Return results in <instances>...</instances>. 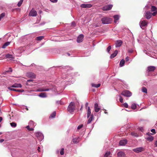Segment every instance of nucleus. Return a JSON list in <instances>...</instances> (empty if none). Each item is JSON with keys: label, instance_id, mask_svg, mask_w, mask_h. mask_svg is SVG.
<instances>
[{"label": "nucleus", "instance_id": "nucleus-52", "mask_svg": "<svg viewBox=\"0 0 157 157\" xmlns=\"http://www.w3.org/2000/svg\"><path fill=\"white\" fill-rule=\"evenodd\" d=\"M125 60L126 61H128L129 60V57L128 56H127L125 58Z\"/></svg>", "mask_w": 157, "mask_h": 157}, {"label": "nucleus", "instance_id": "nucleus-9", "mask_svg": "<svg viewBox=\"0 0 157 157\" xmlns=\"http://www.w3.org/2000/svg\"><path fill=\"white\" fill-rule=\"evenodd\" d=\"M127 141L126 140H123L120 141L119 144L121 146H124L127 144Z\"/></svg>", "mask_w": 157, "mask_h": 157}, {"label": "nucleus", "instance_id": "nucleus-31", "mask_svg": "<svg viewBox=\"0 0 157 157\" xmlns=\"http://www.w3.org/2000/svg\"><path fill=\"white\" fill-rule=\"evenodd\" d=\"M151 11H157V8L155 6H152L151 8Z\"/></svg>", "mask_w": 157, "mask_h": 157}, {"label": "nucleus", "instance_id": "nucleus-6", "mask_svg": "<svg viewBox=\"0 0 157 157\" xmlns=\"http://www.w3.org/2000/svg\"><path fill=\"white\" fill-rule=\"evenodd\" d=\"M36 11L33 9H32L30 11L29 14V16H30L35 17L36 16Z\"/></svg>", "mask_w": 157, "mask_h": 157}, {"label": "nucleus", "instance_id": "nucleus-26", "mask_svg": "<svg viewBox=\"0 0 157 157\" xmlns=\"http://www.w3.org/2000/svg\"><path fill=\"white\" fill-rule=\"evenodd\" d=\"M91 113V110L90 107L89 106L88 107L87 112V117L88 118L90 116Z\"/></svg>", "mask_w": 157, "mask_h": 157}, {"label": "nucleus", "instance_id": "nucleus-48", "mask_svg": "<svg viewBox=\"0 0 157 157\" xmlns=\"http://www.w3.org/2000/svg\"><path fill=\"white\" fill-rule=\"evenodd\" d=\"M42 148H37V151H39V152H40V151H43V150H42Z\"/></svg>", "mask_w": 157, "mask_h": 157}, {"label": "nucleus", "instance_id": "nucleus-41", "mask_svg": "<svg viewBox=\"0 0 157 157\" xmlns=\"http://www.w3.org/2000/svg\"><path fill=\"white\" fill-rule=\"evenodd\" d=\"M23 0H20V1L17 4V6H18L19 7L21 6L23 2Z\"/></svg>", "mask_w": 157, "mask_h": 157}, {"label": "nucleus", "instance_id": "nucleus-22", "mask_svg": "<svg viewBox=\"0 0 157 157\" xmlns=\"http://www.w3.org/2000/svg\"><path fill=\"white\" fill-rule=\"evenodd\" d=\"M156 68L154 66H149L148 67V71H153L155 70Z\"/></svg>", "mask_w": 157, "mask_h": 157}, {"label": "nucleus", "instance_id": "nucleus-61", "mask_svg": "<svg viewBox=\"0 0 157 157\" xmlns=\"http://www.w3.org/2000/svg\"><path fill=\"white\" fill-rule=\"evenodd\" d=\"M146 54H147V51L146 50H144V51H143Z\"/></svg>", "mask_w": 157, "mask_h": 157}, {"label": "nucleus", "instance_id": "nucleus-51", "mask_svg": "<svg viewBox=\"0 0 157 157\" xmlns=\"http://www.w3.org/2000/svg\"><path fill=\"white\" fill-rule=\"evenodd\" d=\"M13 91H17V92H19V90H18V89H16L13 88Z\"/></svg>", "mask_w": 157, "mask_h": 157}, {"label": "nucleus", "instance_id": "nucleus-7", "mask_svg": "<svg viewBox=\"0 0 157 157\" xmlns=\"http://www.w3.org/2000/svg\"><path fill=\"white\" fill-rule=\"evenodd\" d=\"M83 37L84 36L83 34H81L77 38V42L79 43L81 42L83 40Z\"/></svg>", "mask_w": 157, "mask_h": 157}, {"label": "nucleus", "instance_id": "nucleus-36", "mask_svg": "<svg viewBox=\"0 0 157 157\" xmlns=\"http://www.w3.org/2000/svg\"><path fill=\"white\" fill-rule=\"evenodd\" d=\"M110 154V152L107 151L104 155V157H108Z\"/></svg>", "mask_w": 157, "mask_h": 157}, {"label": "nucleus", "instance_id": "nucleus-19", "mask_svg": "<svg viewBox=\"0 0 157 157\" xmlns=\"http://www.w3.org/2000/svg\"><path fill=\"white\" fill-rule=\"evenodd\" d=\"M150 133L148 132V141H151L154 140V137L153 136L151 135Z\"/></svg>", "mask_w": 157, "mask_h": 157}, {"label": "nucleus", "instance_id": "nucleus-54", "mask_svg": "<svg viewBox=\"0 0 157 157\" xmlns=\"http://www.w3.org/2000/svg\"><path fill=\"white\" fill-rule=\"evenodd\" d=\"M12 87H8V89H9V90H12L13 91V88H11Z\"/></svg>", "mask_w": 157, "mask_h": 157}, {"label": "nucleus", "instance_id": "nucleus-47", "mask_svg": "<svg viewBox=\"0 0 157 157\" xmlns=\"http://www.w3.org/2000/svg\"><path fill=\"white\" fill-rule=\"evenodd\" d=\"M125 108H128V105L127 103H125L123 104Z\"/></svg>", "mask_w": 157, "mask_h": 157}, {"label": "nucleus", "instance_id": "nucleus-2", "mask_svg": "<svg viewBox=\"0 0 157 157\" xmlns=\"http://www.w3.org/2000/svg\"><path fill=\"white\" fill-rule=\"evenodd\" d=\"M36 136L40 141H42L44 138V136L43 134L40 132H37L35 133Z\"/></svg>", "mask_w": 157, "mask_h": 157}, {"label": "nucleus", "instance_id": "nucleus-59", "mask_svg": "<svg viewBox=\"0 0 157 157\" xmlns=\"http://www.w3.org/2000/svg\"><path fill=\"white\" fill-rule=\"evenodd\" d=\"M71 25H75V23L74 22H72Z\"/></svg>", "mask_w": 157, "mask_h": 157}, {"label": "nucleus", "instance_id": "nucleus-17", "mask_svg": "<svg viewBox=\"0 0 157 157\" xmlns=\"http://www.w3.org/2000/svg\"><path fill=\"white\" fill-rule=\"evenodd\" d=\"M143 148H136L133 149V151L136 153H139L143 151Z\"/></svg>", "mask_w": 157, "mask_h": 157}, {"label": "nucleus", "instance_id": "nucleus-33", "mask_svg": "<svg viewBox=\"0 0 157 157\" xmlns=\"http://www.w3.org/2000/svg\"><path fill=\"white\" fill-rule=\"evenodd\" d=\"M29 124L30 125V126L32 127L36 125V124L32 121H30L29 122Z\"/></svg>", "mask_w": 157, "mask_h": 157}, {"label": "nucleus", "instance_id": "nucleus-15", "mask_svg": "<svg viewBox=\"0 0 157 157\" xmlns=\"http://www.w3.org/2000/svg\"><path fill=\"white\" fill-rule=\"evenodd\" d=\"M122 43V41L120 40H117L115 43V46L116 48L119 47L121 46Z\"/></svg>", "mask_w": 157, "mask_h": 157}, {"label": "nucleus", "instance_id": "nucleus-60", "mask_svg": "<svg viewBox=\"0 0 157 157\" xmlns=\"http://www.w3.org/2000/svg\"><path fill=\"white\" fill-rule=\"evenodd\" d=\"M26 128L29 130L30 128L29 127V125H28L26 127Z\"/></svg>", "mask_w": 157, "mask_h": 157}, {"label": "nucleus", "instance_id": "nucleus-11", "mask_svg": "<svg viewBox=\"0 0 157 157\" xmlns=\"http://www.w3.org/2000/svg\"><path fill=\"white\" fill-rule=\"evenodd\" d=\"M92 5L91 4H83L81 5V7L83 8H88L91 7Z\"/></svg>", "mask_w": 157, "mask_h": 157}, {"label": "nucleus", "instance_id": "nucleus-57", "mask_svg": "<svg viewBox=\"0 0 157 157\" xmlns=\"http://www.w3.org/2000/svg\"><path fill=\"white\" fill-rule=\"evenodd\" d=\"M128 52H129L131 53L133 52V51L132 50H128Z\"/></svg>", "mask_w": 157, "mask_h": 157}, {"label": "nucleus", "instance_id": "nucleus-64", "mask_svg": "<svg viewBox=\"0 0 157 157\" xmlns=\"http://www.w3.org/2000/svg\"><path fill=\"white\" fill-rule=\"evenodd\" d=\"M155 145L157 147V140L155 141Z\"/></svg>", "mask_w": 157, "mask_h": 157}, {"label": "nucleus", "instance_id": "nucleus-25", "mask_svg": "<svg viewBox=\"0 0 157 157\" xmlns=\"http://www.w3.org/2000/svg\"><path fill=\"white\" fill-rule=\"evenodd\" d=\"M10 43V42H7L5 43L2 46V48H5L7 46L9 45Z\"/></svg>", "mask_w": 157, "mask_h": 157}, {"label": "nucleus", "instance_id": "nucleus-58", "mask_svg": "<svg viewBox=\"0 0 157 157\" xmlns=\"http://www.w3.org/2000/svg\"><path fill=\"white\" fill-rule=\"evenodd\" d=\"M33 129H34L33 128H29V131H33Z\"/></svg>", "mask_w": 157, "mask_h": 157}, {"label": "nucleus", "instance_id": "nucleus-29", "mask_svg": "<svg viewBox=\"0 0 157 157\" xmlns=\"http://www.w3.org/2000/svg\"><path fill=\"white\" fill-rule=\"evenodd\" d=\"M124 63H125V61H124V59H122L120 61V67H122L123 66H124Z\"/></svg>", "mask_w": 157, "mask_h": 157}, {"label": "nucleus", "instance_id": "nucleus-8", "mask_svg": "<svg viewBox=\"0 0 157 157\" xmlns=\"http://www.w3.org/2000/svg\"><path fill=\"white\" fill-rule=\"evenodd\" d=\"M94 111L96 112H98L100 109V107H99L97 103H95L94 105Z\"/></svg>", "mask_w": 157, "mask_h": 157}, {"label": "nucleus", "instance_id": "nucleus-46", "mask_svg": "<svg viewBox=\"0 0 157 157\" xmlns=\"http://www.w3.org/2000/svg\"><path fill=\"white\" fill-rule=\"evenodd\" d=\"M119 97H120L119 101H120V102L121 103L123 102V99L122 97L121 96H120Z\"/></svg>", "mask_w": 157, "mask_h": 157}, {"label": "nucleus", "instance_id": "nucleus-42", "mask_svg": "<svg viewBox=\"0 0 157 157\" xmlns=\"http://www.w3.org/2000/svg\"><path fill=\"white\" fill-rule=\"evenodd\" d=\"M5 13H2L0 15V21L1 20V18H2L4 17L5 16Z\"/></svg>", "mask_w": 157, "mask_h": 157}, {"label": "nucleus", "instance_id": "nucleus-18", "mask_svg": "<svg viewBox=\"0 0 157 157\" xmlns=\"http://www.w3.org/2000/svg\"><path fill=\"white\" fill-rule=\"evenodd\" d=\"M11 87L14 88H21L22 86L20 83H15L12 85Z\"/></svg>", "mask_w": 157, "mask_h": 157}, {"label": "nucleus", "instance_id": "nucleus-35", "mask_svg": "<svg viewBox=\"0 0 157 157\" xmlns=\"http://www.w3.org/2000/svg\"><path fill=\"white\" fill-rule=\"evenodd\" d=\"M131 134L133 136L137 137L139 136V135L137 133L135 132H132L131 133Z\"/></svg>", "mask_w": 157, "mask_h": 157}, {"label": "nucleus", "instance_id": "nucleus-28", "mask_svg": "<svg viewBox=\"0 0 157 157\" xmlns=\"http://www.w3.org/2000/svg\"><path fill=\"white\" fill-rule=\"evenodd\" d=\"M91 86L92 87H94L96 88H98L100 86H101V84L100 83H98V84H96L94 83H92Z\"/></svg>", "mask_w": 157, "mask_h": 157}, {"label": "nucleus", "instance_id": "nucleus-21", "mask_svg": "<svg viewBox=\"0 0 157 157\" xmlns=\"http://www.w3.org/2000/svg\"><path fill=\"white\" fill-rule=\"evenodd\" d=\"M27 75L30 78H34L36 77L35 74L32 72H29L28 73Z\"/></svg>", "mask_w": 157, "mask_h": 157}, {"label": "nucleus", "instance_id": "nucleus-43", "mask_svg": "<svg viewBox=\"0 0 157 157\" xmlns=\"http://www.w3.org/2000/svg\"><path fill=\"white\" fill-rule=\"evenodd\" d=\"M64 150V149L63 148H62V149H61V150L60 151V152L61 155H63Z\"/></svg>", "mask_w": 157, "mask_h": 157}, {"label": "nucleus", "instance_id": "nucleus-3", "mask_svg": "<svg viewBox=\"0 0 157 157\" xmlns=\"http://www.w3.org/2000/svg\"><path fill=\"white\" fill-rule=\"evenodd\" d=\"M101 21L103 24H109L111 23V19L109 18L105 17L102 18Z\"/></svg>", "mask_w": 157, "mask_h": 157}, {"label": "nucleus", "instance_id": "nucleus-56", "mask_svg": "<svg viewBox=\"0 0 157 157\" xmlns=\"http://www.w3.org/2000/svg\"><path fill=\"white\" fill-rule=\"evenodd\" d=\"M19 92H24V90H22V89H21V90H19Z\"/></svg>", "mask_w": 157, "mask_h": 157}, {"label": "nucleus", "instance_id": "nucleus-27", "mask_svg": "<svg viewBox=\"0 0 157 157\" xmlns=\"http://www.w3.org/2000/svg\"><path fill=\"white\" fill-rule=\"evenodd\" d=\"M93 114H92L91 115V117L89 119L88 121H87V124H89L91 123V121L93 120Z\"/></svg>", "mask_w": 157, "mask_h": 157}, {"label": "nucleus", "instance_id": "nucleus-45", "mask_svg": "<svg viewBox=\"0 0 157 157\" xmlns=\"http://www.w3.org/2000/svg\"><path fill=\"white\" fill-rule=\"evenodd\" d=\"M83 127V125L82 124H80L77 127V129L78 130L82 128Z\"/></svg>", "mask_w": 157, "mask_h": 157}, {"label": "nucleus", "instance_id": "nucleus-14", "mask_svg": "<svg viewBox=\"0 0 157 157\" xmlns=\"http://www.w3.org/2000/svg\"><path fill=\"white\" fill-rule=\"evenodd\" d=\"M118 157H125V154L122 151H120L118 152L117 154Z\"/></svg>", "mask_w": 157, "mask_h": 157}, {"label": "nucleus", "instance_id": "nucleus-20", "mask_svg": "<svg viewBox=\"0 0 157 157\" xmlns=\"http://www.w3.org/2000/svg\"><path fill=\"white\" fill-rule=\"evenodd\" d=\"M119 15H116L113 16V17L114 19V22L116 23H118V20L119 18Z\"/></svg>", "mask_w": 157, "mask_h": 157}, {"label": "nucleus", "instance_id": "nucleus-40", "mask_svg": "<svg viewBox=\"0 0 157 157\" xmlns=\"http://www.w3.org/2000/svg\"><path fill=\"white\" fill-rule=\"evenodd\" d=\"M142 91L143 92L147 93V90L146 88L144 87H143L142 89Z\"/></svg>", "mask_w": 157, "mask_h": 157}, {"label": "nucleus", "instance_id": "nucleus-1", "mask_svg": "<svg viewBox=\"0 0 157 157\" xmlns=\"http://www.w3.org/2000/svg\"><path fill=\"white\" fill-rule=\"evenodd\" d=\"M75 103L71 102L68 107L67 110L70 113L73 112L75 110Z\"/></svg>", "mask_w": 157, "mask_h": 157}, {"label": "nucleus", "instance_id": "nucleus-53", "mask_svg": "<svg viewBox=\"0 0 157 157\" xmlns=\"http://www.w3.org/2000/svg\"><path fill=\"white\" fill-rule=\"evenodd\" d=\"M145 16L146 18L147 19V12H145Z\"/></svg>", "mask_w": 157, "mask_h": 157}, {"label": "nucleus", "instance_id": "nucleus-24", "mask_svg": "<svg viewBox=\"0 0 157 157\" xmlns=\"http://www.w3.org/2000/svg\"><path fill=\"white\" fill-rule=\"evenodd\" d=\"M118 53V51L116 50L110 56V58H113L115 57Z\"/></svg>", "mask_w": 157, "mask_h": 157}, {"label": "nucleus", "instance_id": "nucleus-39", "mask_svg": "<svg viewBox=\"0 0 157 157\" xmlns=\"http://www.w3.org/2000/svg\"><path fill=\"white\" fill-rule=\"evenodd\" d=\"M10 124L12 127H15L17 126L16 123L13 122L10 123Z\"/></svg>", "mask_w": 157, "mask_h": 157}, {"label": "nucleus", "instance_id": "nucleus-5", "mask_svg": "<svg viewBox=\"0 0 157 157\" xmlns=\"http://www.w3.org/2000/svg\"><path fill=\"white\" fill-rule=\"evenodd\" d=\"M140 25L142 29H144L147 25V23L144 20L141 21L140 22Z\"/></svg>", "mask_w": 157, "mask_h": 157}, {"label": "nucleus", "instance_id": "nucleus-34", "mask_svg": "<svg viewBox=\"0 0 157 157\" xmlns=\"http://www.w3.org/2000/svg\"><path fill=\"white\" fill-rule=\"evenodd\" d=\"M44 38V36H39L38 37H37L36 38V40H41Z\"/></svg>", "mask_w": 157, "mask_h": 157}, {"label": "nucleus", "instance_id": "nucleus-49", "mask_svg": "<svg viewBox=\"0 0 157 157\" xmlns=\"http://www.w3.org/2000/svg\"><path fill=\"white\" fill-rule=\"evenodd\" d=\"M52 2H53V3H56V2L58 0H50Z\"/></svg>", "mask_w": 157, "mask_h": 157}, {"label": "nucleus", "instance_id": "nucleus-50", "mask_svg": "<svg viewBox=\"0 0 157 157\" xmlns=\"http://www.w3.org/2000/svg\"><path fill=\"white\" fill-rule=\"evenodd\" d=\"M9 69L10 70V71H9V70L7 71H6V72H8L10 71L11 72H12V69L11 68H10V67L9 68Z\"/></svg>", "mask_w": 157, "mask_h": 157}, {"label": "nucleus", "instance_id": "nucleus-37", "mask_svg": "<svg viewBox=\"0 0 157 157\" xmlns=\"http://www.w3.org/2000/svg\"><path fill=\"white\" fill-rule=\"evenodd\" d=\"M56 115V112L55 111L53 112L51 115L50 117L52 118H54Z\"/></svg>", "mask_w": 157, "mask_h": 157}, {"label": "nucleus", "instance_id": "nucleus-32", "mask_svg": "<svg viewBox=\"0 0 157 157\" xmlns=\"http://www.w3.org/2000/svg\"><path fill=\"white\" fill-rule=\"evenodd\" d=\"M137 105L136 104L133 103L131 105V108L133 109H136V108Z\"/></svg>", "mask_w": 157, "mask_h": 157}, {"label": "nucleus", "instance_id": "nucleus-63", "mask_svg": "<svg viewBox=\"0 0 157 157\" xmlns=\"http://www.w3.org/2000/svg\"><path fill=\"white\" fill-rule=\"evenodd\" d=\"M104 110H105V112H104V113H105V114H108V112H106V110H105V109H104Z\"/></svg>", "mask_w": 157, "mask_h": 157}, {"label": "nucleus", "instance_id": "nucleus-23", "mask_svg": "<svg viewBox=\"0 0 157 157\" xmlns=\"http://www.w3.org/2000/svg\"><path fill=\"white\" fill-rule=\"evenodd\" d=\"M38 96L42 98H45L47 97L46 94L45 93H41L38 95Z\"/></svg>", "mask_w": 157, "mask_h": 157}, {"label": "nucleus", "instance_id": "nucleus-44", "mask_svg": "<svg viewBox=\"0 0 157 157\" xmlns=\"http://www.w3.org/2000/svg\"><path fill=\"white\" fill-rule=\"evenodd\" d=\"M111 46H109L107 48V52H109V51H110V50H111Z\"/></svg>", "mask_w": 157, "mask_h": 157}, {"label": "nucleus", "instance_id": "nucleus-13", "mask_svg": "<svg viewBox=\"0 0 157 157\" xmlns=\"http://www.w3.org/2000/svg\"><path fill=\"white\" fill-rule=\"evenodd\" d=\"M51 88H47V89H44V88H39L37 90V92H43V91H48L50 90H51Z\"/></svg>", "mask_w": 157, "mask_h": 157}, {"label": "nucleus", "instance_id": "nucleus-10", "mask_svg": "<svg viewBox=\"0 0 157 157\" xmlns=\"http://www.w3.org/2000/svg\"><path fill=\"white\" fill-rule=\"evenodd\" d=\"M113 6L112 5H108L103 7V10H110Z\"/></svg>", "mask_w": 157, "mask_h": 157}, {"label": "nucleus", "instance_id": "nucleus-4", "mask_svg": "<svg viewBox=\"0 0 157 157\" xmlns=\"http://www.w3.org/2000/svg\"><path fill=\"white\" fill-rule=\"evenodd\" d=\"M121 94L124 96L127 97H130L132 95V93L129 90H127L123 91L121 93Z\"/></svg>", "mask_w": 157, "mask_h": 157}, {"label": "nucleus", "instance_id": "nucleus-55", "mask_svg": "<svg viewBox=\"0 0 157 157\" xmlns=\"http://www.w3.org/2000/svg\"><path fill=\"white\" fill-rule=\"evenodd\" d=\"M140 131H141L142 132H143V127H140Z\"/></svg>", "mask_w": 157, "mask_h": 157}, {"label": "nucleus", "instance_id": "nucleus-38", "mask_svg": "<svg viewBox=\"0 0 157 157\" xmlns=\"http://www.w3.org/2000/svg\"><path fill=\"white\" fill-rule=\"evenodd\" d=\"M151 132L152 133H150L151 135H153L156 133L155 130V129H152L151 130Z\"/></svg>", "mask_w": 157, "mask_h": 157}, {"label": "nucleus", "instance_id": "nucleus-62", "mask_svg": "<svg viewBox=\"0 0 157 157\" xmlns=\"http://www.w3.org/2000/svg\"><path fill=\"white\" fill-rule=\"evenodd\" d=\"M4 140L3 139H1L0 140V142L2 143L4 141Z\"/></svg>", "mask_w": 157, "mask_h": 157}, {"label": "nucleus", "instance_id": "nucleus-30", "mask_svg": "<svg viewBox=\"0 0 157 157\" xmlns=\"http://www.w3.org/2000/svg\"><path fill=\"white\" fill-rule=\"evenodd\" d=\"M6 57L7 58L13 59L14 58L12 55L9 54H6Z\"/></svg>", "mask_w": 157, "mask_h": 157}, {"label": "nucleus", "instance_id": "nucleus-12", "mask_svg": "<svg viewBox=\"0 0 157 157\" xmlns=\"http://www.w3.org/2000/svg\"><path fill=\"white\" fill-rule=\"evenodd\" d=\"M157 14V11L154 12L153 13H152L150 12H148V19H150L151 18L152 15L155 16Z\"/></svg>", "mask_w": 157, "mask_h": 157}, {"label": "nucleus", "instance_id": "nucleus-16", "mask_svg": "<svg viewBox=\"0 0 157 157\" xmlns=\"http://www.w3.org/2000/svg\"><path fill=\"white\" fill-rule=\"evenodd\" d=\"M80 140V138L78 137L73 138L72 141L74 144H77L78 143Z\"/></svg>", "mask_w": 157, "mask_h": 157}]
</instances>
